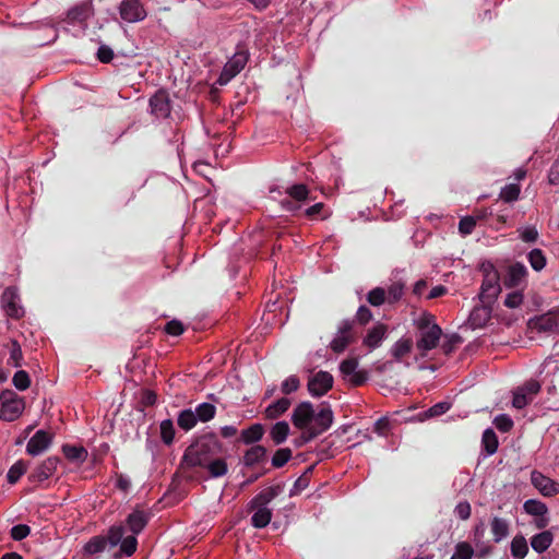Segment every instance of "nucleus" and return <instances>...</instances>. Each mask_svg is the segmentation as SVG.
Here are the masks:
<instances>
[{"label":"nucleus","mask_w":559,"mask_h":559,"mask_svg":"<svg viewBox=\"0 0 559 559\" xmlns=\"http://www.w3.org/2000/svg\"><path fill=\"white\" fill-rule=\"evenodd\" d=\"M386 292L388 304L397 302L404 295V284L395 282L391 284Z\"/></svg>","instance_id":"nucleus-42"},{"label":"nucleus","mask_w":559,"mask_h":559,"mask_svg":"<svg viewBox=\"0 0 559 559\" xmlns=\"http://www.w3.org/2000/svg\"><path fill=\"white\" fill-rule=\"evenodd\" d=\"M531 481L543 496L551 497L559 493V484L543 475L540 472L533 471Z\"/></svg>","instance_id":"nucleus-13"},{"label":"nucleus","mask_w":559,"mask_h":559,"mask_svg":"<svg viewBox=\"0 0 559 559\" xmlns=\"http://www.w3.org/2000/svg\"><path fill=\"white\" fill-rule=\"evenodd\" d=\"M389 426H390L389 419L383 417V418H380L379 420H377V423L374 424V430L377 433L384 436L386 433V431L389 430Z\"/></svg>","instance_id":"nucleus-63"},{"label":"nucleus","mask_w":559,"mask_h":559,"mask_svg":"<svg viewBox=\"0 0 559 559\" xmlns=\"http://www.w3.org/2000/svg\"><path fill=\"white\" fill-rule=\"evenodd\" d=\"M528 551L526 539L522 535H516L511 542V554L515 559H523Z\"/></svg>","instance_id":"nucleus-30"},{"label":"nucleus","mask_w":559,"mask_h":559,"mask_svg":"<svg viewBox=\"0 0 559 559\" xmlns=\"http://www.w3.org/2000/svg\"><path fill=\"white\" fill-rule=\"evenodd\" d=\"M165 330L168 334L178 336L183 333V325L180 321L173 320L166 324Z\"/></svg>","instance_id":"nucleus-59"},{"label":"nucleus","mask_w":559,"mask_h":559,"mask_svg":"<svg viewBox=\"0 0 559 559\" xmlns=\"http://www.w3.org/2000/svg\"><path fill=\"white\" fill-rule=\"evenodd\" d=\"M120 17L127 23L143 21L147 12L140 0H122L119 5Z\"/></svg>","instance_id":"nucleus-5"},{"label":"nucleus","mask_w":559,"mask_h":559,"mask_svg":"<svg viewBox=\"0 0 559 559\" xmlns=\"http://www.w3.org/2000/svg\"><path fill=\"white\" fill-rule=\"evenodd\" d=\"M147 524V515L140 510L133 511L127 518V525L132 535H138Z\"/></svg>","instance_id":"nucleus-23"},{"label":"nucleus","mask_w":559,"mask_h":559,"mask_svg":"<svg viewBox=\"0 0 559 559\" xmlns=\"http://www.w3.org/2000/svg\"><path fill=\"white\" fill-rule=\"evenodd\" d=\"M520 186L516 183L507 185L500 192V198L506 202H513L520 195Z\"/></svg>","instance_id":"nucleus-45"},{"label":"nucleus","mask_w":559,"mask_h":559,"mask_svg":"<svg viewBox=\"0 0 559 559\" xmlns=\"http://www.w3.org/2000/svg\"><path fill=\"white\" fill-rule=\"evenodd\" d=\"M493 424L502 432H508L513 427V421L508 415H498L493 419Z\"/></svg>","instance_id":"nucleus-55"},{"label":"nucleus","mask_w":559,"mask_h":559,"mask_svg":"<svg viewBox=\"0 0 559 559\" xmlns=\"http://www.w3.org/2000/svg\"><path fill=\"white\" fill-rule=\"evenodd\" d=\"M300 385V381L298 379L297 376H289L288 378H286L282 385H281V390L284 394H290L295 391L298 390Z\"/></svg>","instance_id":"nucleus-53"},{"label":"nucleus","mask_w":559,"mask_h":559,"mask_svg":"<svg viewBox=\"0 0 559 559\" xmlns=\"http://www.w3.org/2000/svg\"><path fill=\"white\" fill-rule=\"evenodd\" d=\"M413 340L409 337H402L391 346L390 354L395 361L409 366L411 362L408 361V357L413 353Z\"/></svg>","instance_id":"nucleus-11"},{"label":"nucleus","mask_w":559,"mask_h":559,"mask_svg":"<svg viewBox=\"0 0 559 559\" xmlns=\"http://www.w3.org/2000/svg\"><path fill=\"white\" fill-rule=\"evenodd\" d=\"M197 419L207 421L215 415V406L210 403H202L195 408Z\"/></svg>","instance_id":"nucleus-43"},{"label":"nucleus","mask_w":559,"mask_h":559,"mask_svg":"<svg viewBox=\"0 0 559 559\" xmlns=\"http://www.w3.org/2000/svg\"><path fill=\"white\" fill-rule=\"evenodd\" d=\"M527 274L526 267L521 263H514L507 269V273L503 277V284L507 287L520 286Z\"/></svg>","instance_id":"nucleus-17"},{"label":"nucleus","mask_w":559,"mask_h":559,"mask_svg":"<svg viewBox=\"0 0 559 559\" xmlns=\"http://www.w3.org/2000/svg\"><path fill=\"white\" fill-rule=\"evenodd\" d=\"M530 325L538 332H550L559 325V316L548 312L531 320Z\"/></svg>","instance_id":"nucleus-18"},{"label":"nucleus","mask_w":559,"mask_h":559,"mask_svg":"<svg viewBox=\"0 0 559 559\" xmlns=\"http://www.w3.org/2000/svg\"><path fill=\"white\" fill-rule=\"evenodd\" d=\"M286 192L294 201L297 202L306 201L309 195L308 188L302 183L289 187Z\"/></svg>","instance_id":"nucleus-41"},{"label":"nucleus","mask_w":559,"mask_h":559,"mask_svg":"<svg viewBox=\"0 0 559 559\" xmlns=\"http://www.w3.org/2000/svg\"><path fill=\"white\" fill-rule=\"evenodd\" d=\"M31 533V528L28 525L19 524L11 528V537L14 540H22L27 537Z\"/></svg>","instance_id":"nucleus-56"},{"label":"nucleus","mask_w":559,"mask_h":559,"mask_svg":"<svg viewBox=\"0 0 559 559\" xmlns=\"http://www.w3.org/2000/svg\"><path fill=\"white\" fill-rule=\"evenodd\" d=\"M540 391V384L536 380H530L522 386L518 388L513 393L512 405L521 409L528 405L534 396Z\"/></svg>","instance_id":"nucleus-6"},{"label":"nucleus","mask_w":559,"mask_h":559,"mask_svg":"<svg viewBox=\"0 0 559 559\" xmlns=\"http://www.w3.org/2000/svg\"><path fill=\"white\" fill-rule=\"evenodd\" d=\"M265 453L266 451L264 447L254 445L246 452L243 456V462L246 465H254L265 456Z\"/></svg>","instance_id":"nucleus-33"},{"label":"nucleus","mask_w":559,"mask_h":559,"mask_svg":"<svg viewBox=\"0 0 559 559\" xmlns=\"http://www.w3.org/2000/svg\"><path fill=\"white\" fill-rule=\"evenodd\" d=\"M356 318L361 324H366L372 319V313L367 307L361 306L356 313Z\"/></svg>","instance_id":"nucleus-62"},{"label":"nucleus","mask_w":559,"mask_h":559,"mask_svg":"<svg viewBox=\"0 0 559 559\" xmlns=\"http://www.w3.org/2000/svg\"><path fill=\"white\" fill-rule=\"evenodd\" d=\"M160 438L164 443L170 444L175 438V428L170 419H165L160 423Z\"/></svg>","instance_id":"nucleus-44"},{"label":"nucleus","mask_w":559,"mask_h":559,"mask_svg":"<svg viewBox=\"0 0 559 559\" xmlns=\"http://www.w3.org/2000/svg\"><path fill=\"white\" fill-rule=\"evenodd\" d=\"M63 453L72 462H84L87 457V451L83 447L64 445Z\"/></svg>","instance_id":"nucleus-34"},{"label":"nucleus","mask_w":559,"mask_h":559,"mask_svg":"<svg viewBox=\"0 0 559 559\" xmlns=\"http://www.w3.org/2000/svg\"><path fill=\"white\" fill-rule=\"evenodd\" d=\"M451 405L448 402H440L431 406L429 409L424 412L423 414H419V419L425 420L428 418L440 416L444 413H447L450 409Z\"/></svg>","instance_id":"nucleus-37"},{"label":"nucleus","mask_w":559,"mask_h":559,"mask_svg":"<svg viewBox=\"0 0 559 559\" xmlns=\"http://www.w3.org/2000/svg\"><path fill=\"white\" fill-rule=\"evenodd\" d=\"M523 509L527 514L533 516L546 515L548 512L547 506L535 499L526 500L523 504Z\"/></svg>","instance_id":"nucleus-31"},{"label":"nucleus","mask_w":559,"mask_h":559,"mask_svg":"<svg viewBox=\"0 0 559 559\" xmlns=\"http://www.w3.org/2000/svg\"><path fill=\"white\" fill-rule=\"evenodd\" d=\"M289 435V425L286 421H277L270 431L271 439L275 444L283 443Z\"/></svg>","instance_id":"nucleus-28"},{"label":"nucleus","mask_w":559,"mask_h":559,"mask_svg":"<svg viewBox=\"0 0 559 559\" xmlns=\"http://www.w3.org/2000/svg\"><path fill=\"white\" fill-rule=\"evenodd\" d=\"M474 549L467 542H460L455 546V550L451 559H472Z\"/></svg>","instance_id":"nucleus-40"},{"label":"nucleus","mask_w":559,"mask_h":559,"mask_svg":"<svg viewBox=\"0 0 559 559\" xmlns=\"http://www.w3.org/2000/svg\"><path fill=\"white\" fill-rule=\"evenodd\" d=\"M455 514L461 520H467L471 516V504L468 502H466V501L460 502L455 507Z\"/></svg>","instance_id":"nucleus-61"},{"label":"nucleus","mask_w":559,"mask_h":559,"mask_svg":"<svg viewBox=\"0 0 559 559\" xmlns=\"http://www.w3.org/2000/svg\"><path fill=\"white\" fill-rule=\"evenodd\" d=\"M523 302V294L521 292H513L509 294L504 299V305L508 308H518Z\"/></svg>","instance_id":"nucleus-57"},{"label":"nucleus","mask_w":559,"mask_h":559,"mask_svg":"<svg viewBox=\"0 0 559 559\" xmlns=\"http://www.w3.org/2000/svg\"><path fill=\"white\" fill-rule=\"evenodd\" d=\"M52 436L45 430H38L29 439L26 445V452L29 455L37 456L45 452L51 444Z\"/></svg>","instance_id":"nucleus-12"},{"label":"nucleus","mask_w":559,"mask_h":559,"mask_svg":"<svg viewBox=\"0 0 559 559\" xmlns=\"http://www.w3.org/2000/svg\"><path fill=\"white\" fill-rule=\"evenodd\" d=\"M367 300L373 307L382 306L384 302H388L385 289L382 287L371 289L367 295Z\"/></svg>","instance_id":"nucleus-39"},{"label":"nucleus","mask_w":559,"mask_h":559,"mask_svg":"<svg viewBox=\"0 0 559 559\" xmlns=\"http://www.w3.org/2000/svg\"><path fill=\"white\" fill-rule=\"evenodd\" d=\"M292 423L301 431L299 444H304L331 427L333 413L328 405L314 409L310 402H301L292 413Z\"/></svg>","instance_id":"nucleus-2"},{"label":"nucleus","mask_w":559,"mask_h":559,"mask_svg":"<svg viewBox=\"0 0 559 559\" xmlns=\"http://www.w3.org/2000/svg\"><path fill=\"white\" fill-rule=\"evenodd\" d=\"M138 540L135 535L127 536L120 543V551L130 557L136 551Z\"/></svg>","instance_id":"nucleus-49"},{"label":"nucleus","mask_w":559,"mask_h":559,"mask_svg":"<svg viewBox=\"0 0 559 559\" xmlns=\"http://www.w3.org/2000/svg\"><path fill=\"white\" fill-rule=\"evenodd\" d=\"M27 463L20 460L15 462L9 469L7 478L10 484H15L22 475L27 471Z\"/></svg>","instance_id":"nucleus-36"},{"label":"nucleus","mask_w":559,"mask_h":559,"mask_svg":"<svg viewBox=\"0 0 559 559\" xmlns=\"http://www.w3.org/2000/svg\"><path fill=\"white\" fill-rule=\"evenodd\" d=\"M500 293V285L498 283V275L496 272L486 275L481 284L480 299L483 302H490Z\"/></svg>","instance_id":"nucleus-15"},{"label":"nucleus","mask_w":559,"mask_h":559,"mask_svg":"<svg viewBox=\"0 0 559 559\" xmlns=\"http://www.w3.org/2000/svg\"><path fill=\"white\" fill-rule=\"evenodd\" d=\"M552 539H554V536H552L551 532L544 531V532L536 534L532 537L531 546L535 551L542 554L550 547Z\"/></svg>","instance_id":"nucleus-25"},{"label":"nucleus","mask_w":559,"mask_h":559,"mask_svg":"<svg viewBox=\"0 0 559 559\" xmlns=\"http://www.w3.org/2000/svg\"><path fill=\"white\" fill-rule=\"evenodd\" d=\"M123 535H124L123 526H121V525L111 526L108 531L106 542L108 540V543L112 547H115L122 542V539L124 538Z\"/></svg>","instance_id":"nucleus-46"},{"label":"nucleus","mask_w":559,"mask_h":559,"mask_svg":"<svg viewBox=\"0 0 559 559\" xmlns=\"http://www.w3.org/2000/svg\"><path fill=\"white\" fill-rule=\"evenodd\" d=\"M152 114L157 118H165L170 112L168 96L164 92H158L150 99Z\"/></svg>","instance_id":"nucleus-20"},{"label":"nucleus","mask_w":559,"mask_h":559,"mask_svg":"<svg viewBox=\"0 0 559 559\" xmlns=\"http://www.w3.org/2000/svg\"><path fill=\"white\" fill-rule=\"evenodd\" d=\"M59 459L56 456H50L41 462L40 465H38L34 472L32 473L31 477L34 481H44L51 477L58 466Z\"/></svg>","instance_id":"nucleus-16"},{"label":"nucleus","mask_w":559,"mask_h":559,"mask_svg":"<svg viewBox=\"0 0 559 559\" xmlns=\"http://www.w3.org/2000/svg\"><path fill=\"white\" fill-rule=\"evenodd\" d=\"M292 457V450L288 448L278 449L273 457L272 465L275 467L284 466Z\"/></svg>","instance_id":"nucleus-47"},{"label":"nucleus","mask_w":559,"mask_h":559,"mask_svg":"<svg viewBox=\"0 0 559 559\" xmlns=\"http://www.w3.org/2000/svg\"><path fill=\"white\" fill-rule=\"evenodd\" d=\"M197 421L198 419L195 413L192 412L191 409H185L180 412L178 416V425L183 430L192 429L195 426Z\"/></svg>","instance_id":"nucleus-38"},{"label":"nucleus","mask_w":559,"mask_h":559,"mask_svg":"<svg viewBox=\"0 0 559 559\" xmlns=\"http://www.w3.org/2000/svg\"><path fill=\"white\" fill-rule=\"evenodd\" d=\"M388 333V328L383 323H377L372 326L364 337V345H366L369 349H374L379 347L382 341L385 338Z\"/></svg>","instance_id":"nucleus-19"},{"label":"nucleus","mask_w":559,"mask_h":559,"mask_svg":"<svg viewBox=\"0 0 559 559\" xmlns=\"http://www.w3.org/2000/svg\"><path fill=\"white\" fill-rule=\"evenodd\" d=\"M491 318V309L486 302L481 306H477L473 309L469 314V323L474 329H480L485 326Z\"/></svg>","instance_id":"nucleus-21"},{"label":"nucleus","mask_w":559,"mask_h":559,"mask_svg":"<svg viewBox=\"0 0 559 559\" xmlns=\"http://www.w3.org/2000/svg\"><path fill=\"white\" fill-rule=\"evenodd\" d=\"M105 546L106 538L102 536H96L85 545V551L87 554H97L103 551L105 549Z\"/></svg>","instance_id":"nucleus-51"},{"label":"nucleus","mask_w":559,"mask_h":559,"mask_svg":"<svg viewBox=\"0 0 559 559\" xmlns=\"http://www.w3.org/2000/svg\"><path fill=\"white\" fill-rule=\"evenodd\" d=\"M358 361L356 358L345 359L340 365V371L343 378L353 385H361L367 381L368 374L364 370H357Z\"/></svg>","instance_id":"nucleus-10"},{"label":"nucleus","mask_w":559,"mask_h":559,"mask_svg":"<svg viewBox=\"0 0 559 559\" xmlns=\"http://www.w3.org/2000/svg\"><path fill=\"white\" fill-rule=\"evenodd\" d=\"M308 391L312 396L324 395L333 385V377L328 371H318L308 380Z\"/></svg>","instance_id":"nucleus-9"},{"label":"nucleus","mask_w":559,"mask_h":559,"mask_svg":"<svg viewBox=\"0 0 559 559\" xmlns=\"http://www.w3.org/2000/svg\"><path fill=\"white\" fill-rule=\"evenodd\" d=\"M549 182L552 185L559 183V157L556 159L549 171Z\"/></svg>","instance_id":"nucleus-64"},{"label":"nucleus","mask_w":559,"mask_h":559,"mask_svg":"<svg viewBox=\"0 0 559 559\" xmlns=\"http://www.w3.org/2000/svg\"><path fill=\"white\" fill-rule=\"evenodd\" d=\"M520 236L523 241L533 242L537 239L538 233L535 227H525L520 230Z\"/></svg>","instance_id":"nucleus-60"},{"label":"nucleus","mask_w":559,"mask_h":559,"mask_svg":"<svg viewBox=\"0 0 559 559\" xmlns=\"http://www.w3.org/2000/svg\"><path fill=\"white\" fill-rule=\"evenodd\" d=\"M248 61L247 52H236L231 59L224 66L223 71L218 78V84H227L234 76H236L246 66Z\"/></svg>","instance_id":"nucleus-7"},{"label":"nucleus","mask_w":559,"mask_h":559,"mask_svg":"<svg viewBox=\"0 0 559 559\" xmlns=\"http://www.w3.org/2000/svg\"><path fill=\"white\" fill-rule=\"evenodd\" d=\"M416 328V356L415 360L424 358L427 354L435 349L441 338L442 330L436 323L435 316L429 312H423L418 318L414 319Z\"/></svg>","instance_id":"nucleus-3"},{"label":"nucleus","mask_w":559,"mask_h":559,"mask_svg":"<svg viewBox=\"0 0 559 559\" xmlns=\"http://www.w3.org/2000/svg\"><path fill=\"white\" fill-rule=\"evenodd\" d=\"M22 349L17 342H12L8 364L12 367H20L22 361Z\"/></svg>","instance_id":"nucleus-52"},{"label":"nucleus","mask_w":559,"mask_h":559,"mask_svg":"<svg viewBox=\"0 0 559 559\" xmlns=\"http://www.w3.org/2000/svg\"><path fill=\"white\" fill-rule=\"evenodd\" d=\"M354 340L353 322L345 320L340 323L337 332L330 343V347L334 353H342Z\"/></svg>","instance_id":"nucleus-8"},{"label":"nucleus","mask_w":559,"mask_h":559,"mask_svg":"<svg viewBox=\"0 0 559 559\" xmlns=\"http://www.w3.org/2000/svg\"><path fill=\"white\" fill-rule=\"evenodd\" d=\"M263 433H264L263 426L260 424H254V425L250 426L249 428L242 430L241 439L245 443L249 444V443H253V442L261 440V438L263 437Z\"/></svg>","instance_id":"nucleus-29"},{"label":"nucleus","mask_w":559,"mask_h":559,"mask_svg":"<svg viewBox=\"0 0 559 559\" xmlns=\"http://www.w3.org/2000/svg\"><path fill=\"white\" fill-rule=\"evenodd\" d=\"M97 58L99 59L100 62L103 63H108L112 60L114 58V51L111 48H109L108 46H100L98 48V51H97Z\"/></svg>","instance_id":"nucleus-58"},{"label":"nucleus","mask_w":559,"mask_h":559,"mask_svg":"<svg viewBox=\"0 0 559 559\" xmlns=\"http://www.w3.org/2000/svg\"><path fill=\"white\" fill-rule=\"evenodd\" d=\"M493 540L500 543L509 535V523L507 520L495 516L490 523Z\"/></svg>","instance_id":"nucleus-26"},{"label":"nucleus","mask_w":559,"mask_h":559,"mask_svg":"<svg viewBox=\"0 0 559 559\" xmlns=\"http://www.w3.org/2000/svg\"><path fill=\"white\" fill-rule=\"evenodd\" d=\"M528 260H530L532 267L535 271H540L546 265L545 255L543 254L542 250H539V249L532 250L528 254Z\"/></svg>","instance_id":"nucleus-48"},{"label":"nucleus","mask_w":559,"mask_h":559,"mask_svg":"<svg viewBox=\"0 0 559 559\" xmlns=\"http://www.w3.org/2000/svg\"><path fill=\"white\" fill-rule=\"evenodd\" d=\"M476 226V218L474 216H465L460 221L459 230L462 235H469Z\"/></svg>","instance_id":"nucleus-54"},{"label":"nucleus","mask_w":559,"mask_h":559,"mask_svg":"<svg viewBox=\"0 0 559 559\" xmlns=\"http://www.w3.org/2000/svg\"><path fill=\"white\" fill-rule=\"evenodd\" d=\"M254 513L251 518V523L257 528L265 527L272 519V512L267 507H251Z\"/></svg>","instance_id":"nucleus-24"},{"label":"nucleus","mask_w":559,"mask_h":559,"mask_svg":"<svg viewBox=\"0 0 559 559\" xmlns=\"http://www.w3.org/2000/svg\"><path fill=\"white\" fill-rule=\"evenodd\" d=\"M221 450V443L215 437L202 436L186 449L182 464L186 467H204L212 477H222L228 467L225 460L218 457Z\"/></svg>","instance_id":"nucleus-1"},{"label":"nucleus","mask_w":559,"mask_h":559,"mask_svg":"<svg viewBox=\"0 0 559 559\" xmlns=\"http://www.w3.org/2000/svg\"><path fill=\"white\" fill-rule=\"evenodd\" d=\"M277 492L275 488H266L255 496L251 502V507H267V504L276 497Z\"/></svg>","instance_id":"nucleus-32"},{"label":"nucleus","mask_w":559,"mask_h":559,"mask_svg":"<svg viewBox=\"0 0 559 559\" xmlns=\"http://www.w3.org/2000/svg\"><path fill=\"white\" fill-rule=\"evenodd\" d=\"M289 406L290 400L287 397H282L265 408V417L269 419H275L283 415L289 408Z\"/></svg>","instance_id":"nucleus-27"},{"label":"nucleus","mask_w":559,"mask_h":559,"mask_svg":"<svg viewBox=\"0 0 559 559\" xmlns=\"http://www.w3.org/2000/svg\"><path fill=\"white\" fill-rule=\"evenodd\" d=\"M12 382L17 390L24 391L31 384L29 376L24 370H19L14 373Z\"/></svg>","instance_id":"nucleus-50"},{"label":"nucleus","mask_w":559,"mask_h":559,"mask_svg":"<svg viewBox=\"0 0 559 559\" xmlns=\"http://www.w3.org/2000/svg\"><path fill=\"white\" fill-rule=\"evenodd\" d=\"M0 419L5 421L17 419L25 408L24 399L11 390L3 391L0 395Z\"/></svg>","instance_id":"nucleus-4"},{"label":"nucleus","mask_w":559,"mask_h":559,"mask_svg":"<svg viewBox=\"0 0 559 559\" xmlns=\"http://www.w3.org/2000/svg\"><path fill=\"white\" fill-rule=\"evenodd\" d=\"M19 296L15 288L8 287L4 289L1 296V304L7 314L12 318H20L23 316L24 311L22 307L19 306Z\"/></svg>","instance_id":"nucleus-14"},{"label":"nucleus","mask_w":559,"mask_h":559,"mask_svg":"<svg viewBox=\"0 0 559 559\" xmlns=\"http://www.w3.org/2000/svg\"><path fill=\"white\" fill-rule=\"evenodd\" d=\"M483 445L488 454L496 453L498 449V438L492 429H486L481 439Z\"/></svg>","instance_id":"nucleus-35"},{"label":"nucleus","mask_w":559,"mask_h":559,"mask_svg":"<svg viewBox=\"0 0 559 559\" xmlns=\"http://www.w3.org/2000/svg\"><path fill=\"white\" fill-rule=\"evenodd\" d=\"M93 13L92 7L90 3H81L68 11L67 19L71 23H83L85 22Z\"/></svg>","instance_id":"nucleus-22"}]
</instances>
